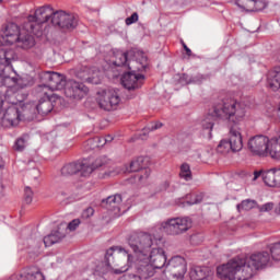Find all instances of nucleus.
Returning <instances> with one entry per match:
<instances>
[{
  "label": "nucleus",
  "mask_w": 280,
  "mask_h": 280,
  "mask_svg": "<svg viewBox=\"0 0 280 280\" xmlns=\"http://www.w3.org/2000/svg\"><path fill=\"white\" fill-rule=\"evenodd\" d=\"M208 117H215L223 119L230 127L229 139L220 141L217 150L221 154L226 152H240L244 148V140L242 139V129L238 124L246 117V107L244 104L237 102L232 97L222 98L220 102H214L212 108L208 112Z\"/></svg>",
  "instance_id": "obj_1"
},
{
  "label": "nucleus",
  "mask_w": 280,
  "mask_h": 280,
  "mask_svg": "<svg viewBox=\"0 0 280 280\" xmlns=\"http://www.w3.org/2000/svg\"><path fill=\"white\" fill-rule=\"evenodd\" d=\"M272 266L270 253L258 252L248 259L236 256L217 268L218 277L229 280H248L257 275L258 270Z\"/></svg>",
  "instance_id": "obj_2"
},
{
  "label": "nucleus",
  "mask_w": 280,
  "mask_h": 280,
  "mask_svg": "<svg viewBox=\"0 0 280 280\" xmlns=\"http://www.w3.org/2000/svg\"><path fill=\"white\" fill-rule=\"evenodd\" d=\"M55 27H59L62 32H71L78 27V19L75 15L69 14L62 10L54 11L49 5L39 7L34 14H30L22 27L25 32H30L33 36L40 38L43 36V25L49 23Z\"/></svg>",
  "instance_id": "obj_3"
},
{
  "label": "nucleus",
  "mask_w": 280,
  "mask_h": 280,
  "mask_svg": "<svg viewBox=\"0 0 280 280\" xmlns=\"http://www.w3.org/2000/svg\"><path fill=\"white\" fill-rule=\"evenodd\" d=\"M62 240H65V233L60 232V230H52L51 233L40 240L34 237L32 228H24L18 240V248L21 255H25L27 259H34L43 253V244L48 248L54 246V244L62 242Z\"/></svg>",
  "instance_id": "obj_4"
},
{
  "label": "nucleus",
  "mask_w": 280,
  "mask_h": 280,
  "mask_svg": "<svg viewBox=\"0 0 280 280\" xmlns=\"http://www.w3.org/2000/svg\"><path fill=\"white\" fill-rule=\"evenodd\" d=\"M44 80L48 82L51 91H63L68 100H84L89 95V89L83 82H78L67 78L55 71H46L43 73Z\"/></svg>",
  "instance_id": "obj_5"
},
{
  "label": "nucleus",
  "mask_w": 280,
  "mask_h": 280,
  "mask_svg": "<svg viewBox=\"0 0 280 280\" xmlns=\"http://www.w3.org/2000/svg\"><path fill=\"white\" fill-rule=\"evenodd\" d=\"M14 60V50L0 49V86H18L27 89L32 86L30 77H20L12 67Z\"/></svg>",
  "instance_id": "obj_6"
},
{
  "label": "nucleus",
  "mask_w": 280,
  "mask_h": 280,
  "mask_svg": "<svg viewBox=\"0 0 280 280\" xmlns=\"http://www.w3.org/2000/svg\"><path fill=\"white\" fill-rule=\"evenodd\" d=\"M115 253L118 255H128V249L121 246H112L105 252L104 260L100 261L93 271L94 277L106 279L110 275H124L128 272V267L115 268Z\"/></svg>",
  "instance_id": "obj_7"
},
{
  "label": "nucleus",
  "mask_w": 280,
  "mask_h": 280,
  "mask_svg": "<svg viewBox=\"0 0 280 280\" xmlns=\"http://www.w3.org/2000/svg\"><path fill=\"white\" fill-rule=\"evenodd\" d=\"M113 54L114 57L112 58V63L120 71H130V69H132V67L130 66L132 65V62H137V65H140L138 71H145V69H148V56L142 50L131 49L122 51L119 49H115Z\"/></svg>",
  "instance_id": "obj_8"
},
{
  "label": "nucleus",
  "mask_w": 280,
  "mask_h": 280,
  "mask_svg": "<svg viewBox=\"0 0 280 280\" xmlns=\"http://www.w3.org/2000/svg\"><path fill=\"white\" fill-rule=\"evenodd\" d=\"M128 246L133 253V257H148V254L152 250L154 246V235L148 232H132L128 238Z\"/></svg>",
  "instance_id": "obj_9"
},
{
  "label": "nucleus",
  "mask_w": 280,
  "mask_h": 280,
  "mask_svg": "<svg viewBox=\"0 0 280 280\" xmlns=\"http://www.w3.org/2000/svg\"><path fill=\"white\" fill-rule=\"evenodd\" d=\"M124 257H127V264L122 266V268H127V271L135 270L133 275H137L139 279H152L156 273L154 266L148 260V256L136 258L135 255L127 249V254H124Z\"/></svg>",
  "instance_id": "obj_10"
},
{
  "label": "nucleus",
  "mask_w": 280,
  "mask_h": 280,
  "mask_svg": "<svg viewBox=\"0 0 280 280\" xmlns=\"http://www.w3.org/2000/svg\"><path fill=\"white\" fill-rule=\"evenodd\" d=\"M148 161H150L148 156H138L130 162L128 172L138 173L129 178V183L143 184L150 178L152 171L148 167Z\"/></svg>",
  "instance_id": "obj_11"
},
{
  "label": "nucleus",
  "mask_w": 280,
  "mask_h": 280,
  "mask_svg": "<svg viewBox=\"0 0 280 280\" xmlns=\"http://www.w3.org/2000/svg\"><path fill=\"white\" fill-rule=\"evenodd\" d=\"M161 229L166 233V235H180L183 233H187V230L191 229V218L177 217L167 219L162 222Z\"/></svg>",
  "instance_id": "obj_12"
},
{
  "label": "nucleus",
  "mask_w": 280,
  "mask_h": 280,
  "mask_svg": "<svg viewBox=\"0 0 280 280\" xmlns=\"http://www.w3.org/2000/svg\"><path fill=\"white\" fill-rule=\"evenodd\" d=\"M165 272H170L171 280H185L187 260L183 256H173L166 264Z\"/></svg>",
  "instance_id": "obj_13"
},
{
  "label": "nucleus",
  "mask_w": 280,
  "mask_h": 280,
  "mask_svg": "<svg viewBox=\"0 0 280 280\" xmlns=\"http://www.w3.org/2000/svg\"><path fill=\"white\" fill-rule=\"evenodd\" d=\"M270 138L258 135L248 140L247 148L255 156H268Z\"/></svg>",
  "instance_id": "obj_14"
},
{
  "label": "nucleus",
  "mask_w": 280,
  "mask_h": 280,
  "mask_svg": "<svg viewBox=\"0 0 280 280\" xmlns=\"http://www.w3.org/2000/svg\"><path fill=\"white\" fill-rule=\"evenodd\" d=\"M121 102V96H119V90L117 89H109L104 92L102 98L98 100L100 108L103 110H117V106Z\"/></svg>",
  "instance_id": "obj_15"
},
{
  "label": "nucleus",
  "mask_w": 280,
  "mask_h": 280,
  "mask_svg": "<svg viewBox=\"0 0 280 280\" xmlns=\"http://www.w3.org/2000/svg\"><path fill=\"white\" fill-rule=\"evenodd\" d=\"M61 97L58 94L54 93H44V95L39 98L36 110L38 115H42V117H45L46 115H49L51 110H54V107L56 106L57 102H61Z\"/></svg>",
  "instance_id": "obj_16"
},
{
  "label": "nucleus",
  "mask_w": 280,
  "mask_h": 280,
  "mask_svg": "<svg viewBox=\"0 0 280 280\" xmlns=\"http://www.w3.org/2000/svg\"><path fill=\"white\" fill-rule=\"evenodd\" d=\"M22 32L21 27H19L14 22L4 24L2 26V35H0V46L14 45Z\"/></svg>",
  "instance_id": "obj_17"
},
{
  "label": "nucleus",
  "mask_w": 280,
  "mask_h": 280,
  "mask_svg": "<svg viewBox=\"0 0 280 280\" xmlns=\"http://www.w3.org/2000/svg\"><path fill=\"white\" fill-rule=\"evenodd\" d=\"M144 80L145 75L137 71L125 72L120 78V82L124 89H127V91H135L137 89H141V86H143Z\"/></svg>",
  "instance_id": "obj_18"
},
{
  "label": "nucleus",
  "mask_w": 280,
  "mask_h": 280,
  "mask_svg": "<svg viewBox=\"0 0 280 280\" xmlns=\"http://www.w3.org/2000/svg\"><path fill=\"white\" fill-rule=\"evenodd\" d=\"M80 173L83 177L91 176V174H93V168L84 166V160L70 162L61 167L62 176H73Z\"/></svg>",
  "instance_id": "obj_19"
},
{
  "label": "nucleus",
  "mask_w": 280,
  "mask_h": 280,
  "mask_svg": "<svg viewBox=\"0 0 280 280\" xmlns=\"http://www.w3.org/2000/svg\"><path fill=\"white\" fill-rule=\"evenodd\" d=\"M148 261L153 266V270H162L164 268V272L166 271L167 266V255H165V249L161 247H153L152 250L148 254Z\"/></svg>",
  "instance_id": "obj_20"
},
{
  "label": "nucleus",
  "mask_w": 280,
  "mask_h": 280,
  "mask_svg": "<svg viewBox=\"0 0 280 280\" xmlns=\"http://www.w3.org/2000/svg\"><path fill=\"white\" fill-rule=\"evenodd\" d=\"M34 33H30L23 28V31L18 35L15 43L21 49H32L36 45V39H34Z\"/></svg>",
  "instance_id": "obj_21"
},
{
  "label": "nucleus",
  "mask_w": 280,
  "mask_h": 280,
  "mask_svg": "<svg viewBox=\"0 0 280 280\" xmlns=\"http://www.w3.org/2000/svg\"><path fill=\"white\" fill-rule=\"evenodd\" d=\"M262 180L267 187H280V168L264 171Z\"/></svg>",
  "instance_id": "obj_22"
},
{
  "label": "nucleus",
  "mask_w": 280,
  "mask_h": 280,
  "mask_svg": "<svg viewBox=\"0 0 280 280\" xmlns=\"http://www.w3.org/2000/svg\"><path fill=\"white\" fill-rule=\"evenodd\" d=\"M3 121H7L9 126H18L21 120V109L16 106H9L2 117Z\"/></svg>",
  "instance_id": "obj_23"
},
{
  "label": "nucleus",
  "mask_w": 280,
  "mask_h": 280,
  "mask_svg": "<svg viewBox=\"0 0 280 280\" xmlns=\"http://www.w3.org/2000/svg\"><path fill=\"white\" fill-rule=\"evenodd\" d=\"M267 89L277 92L280 89V67H275L267 73Z\"/></svg>",
  "instance_id": "obj_24"
},
{
  "label": "nucleus",
  "mask_w": 280,
  "mask_h": 280,
  "mask_svg": "<svg viewBox=\"0 0 280 280\" xmlns=\"http://www.w3.org/2000/svg\"><path fill=\"white\" fill-rule=\"evenodd\" d=\"M124 198L121 195L116 194L102 199V207L107 209V211H119V205H121Z\"/></svg>",
  "instance_id": "obj_25"
},
{
  "label": "nucleus",
  "mask_w": 280,
  "mask_h": 280,
  "mask_svg": "<svg viewBox=\"0 0 280 280\" xmlns=\"http://www.w3.org/2000/svg\"><path fill=\"white\" fill-rule=\"evenodd\" d=\"M211 275V269L207 266H194L189 270L190 280H205Z\"/></svg>",
  "instance_id": "obj_26"
},
{
  "label": "nucleus",
  "mask_w": 280,
  "mask_h": 280,
  "mask_svg": "<svg viewBox=\"0 0 280 280\" xmlns=\"http://www.w3.org/2000/svg\"><path fill=\"white\" fill-rule=\"evenodd\" d=\"M267 156H271L275 161H280V136L270 138Z\"/></svg>",
  "instance_id": "obj_27"
},
{
  "label": "nucleus",
  "mask_w": 280,
  "mask_h": 280,
  "mask_svg": "<svg viewBox=\"0 0 280 280\" xmlns=\"http://www.w3.org/2000/svg\"><path fill=\"white\" fill-rule=\"evenodd\" d=\"M207 80V75L202 73H197V74H183L180 78V83L182 84H202L203 81Z\"/></svg>",
  "instance_id": "obj_28"
},
{
  "label": "nucleus",
  "mask_w": 280,
  "mask_h": 280,
  "mask_svg": "<svg viewBox=\"0 0 280 280\" xmlns=\"http://www.w3.org/2000/svg\"><path fill=\"white\" fill-rule=\"evenodd\" d=\"M108 161V156L102 155L92 163H90L89 160H83V163L85 167H91L92 172H95V170L104 167V165H107Z\"/></svg>",
  "instance_id": "obj_29"
},
{
  "label": "nucleus",
  "mask_w": 280,
  "mask_h": 280,
  "mask_svg": "<svg viewBox=\"0 0 280 280\" xmlns=\"http://www.w3.org/2000/svg\"><path fill=\"white\" fill-rule=\"evenodd\" d=\"M77 77L90 84H100V79L92 77L91 69L89 68H83L82 72H78Z\"/></svg>",
  "instance_id": "obj_30"
},
{
  "label": "nucleus",
  "mask_w": 280,
  "mask_h": 280,
  "mask_svg": "<svg viewBox=\"0 0 280 280\" xmlns=\"http://www.w3.org/2000/svg\"><path fill=\"white\" fill-rule=\"evenodd\" d=\"M256 207H257L256 200L245 199L236 206V209L240 213H242V211H250V209H255Z\"/></svg>",
  "instance_id": "obj_31"
},
{
  "label": "nucleus",
  "mask_w": 280,
  "mask_h": 280,
  "mask_svg": "<svg viewBox=\"0 0 280 280\" xmlns=\"http://www.w3.org/2000/svg\"><path fill=\"white\" fill-rule=\"evenodd\" d=\"M179 177L183 178L184 180H191V166H189V164L183 163L180 165Z\"/></svg>",
  "instance_id": "obj_32"
},
{
  "label": "nucleus",
  "mask_w": 280,
  "mask_h": 280,
  "mask_svg": "<svg viewBox=\"0 0 280 280\" xmlns=\"http://www.w3.org/2000/svg\"><path fill=\"white\" fill-rule=\"evenodd\" d=\"M253 3V0H235V5L245 12H252Z\"/></svg>",
  "instance_id": "obj_33"
},
{
  "label": "nucleus",
  "mask_w": 280,
  "mask_h": 280,
  "mask_svg": "<svg viewBox=\"0 0 280 280\" xmlns=\"http://www.w3.org/2000/svg\"><path fill=\"white\" fill-rule=\"evenodd\" d=\"M160 128H163V122L161 121H153L150 122L147 127L142 129V137H145L148 132H154V130H159Z\"/></svg>",
  "instance_id": "obj_34"
},
{
  "label": "nucleus",
  "mask_w": 280,
  "mask_h": 280,
  "mask_svg": "<svg viewBox=\"0 0 280 280\" xmlns=\"http://www.w3.org/2000/svg\"><path fill=\"white\" fill-rule=\"evenodd\" d=\"M202 200H205L203 192L190 195V199L186 200V205H188V207H191L194 205H200V202H202Z\"/></svg>",
  "instance_id": "obj_35"
},
{
  "label": "nucleus",
  "mask_w": 280,
  "mask_h": 280,
  "mask_svg": "<svg viewBox=\"0 0 280 280\" xmlns=\"http://www.w3.org/2000/svg\"><path fill=\"white\" fill-rule=\"evenodd\" d=\"M268 8V2L266 0H253L252 12H261Z\"/></svg>",
  "instance_id": "obj_36"
},
{
  "label": "nucleus",
  "mask_w": 280,
  "mask_h": 280,
  "mask_svg": "<svg viewBox=\"0 0 280 280\" xmlns=\"http://www.w3.org/2000/svg\"><path fill=\"white\" fill-rule=\"evenodd\" d=\"M270 255L273 261H280V242L273 243L270 247Z\"/></svg>",
  "instance_id": "obj_37"
},
{
  "label": "nucleus",
  "mask_w": 280,
  "mask_h": 280,
  "mask_svg": "<svg viewBox=\"0 0 280 280\" xmlns=\"http://www.w3.org/2000/svg\"><path fill=\"white\" fill-rule=\"evenodd\" d=\"M33 198H34V191H32V188L30 186H26L24 189V202L26 205H32Z\"/></svg>",
  "instance_id": "obj_38"
},
{
  "label": "nucleus",
  "mask_w": 280,
  "mask_h": 280,
  "mask_svg": "<svg viewBox=\"0 0 280 280\" xmlns=\"http://www.w3.org/2000/svg\"><path fill=\"white\" fill-rule=\"evenodd\" d=\"M13 148L16 152H23L25 150V138H18Z\"/></svg>",
  "instance_id": "obj_39"
},
{
  "label": "nucleus",
  "mask_w": 280,
  "mask_h": 280,
  "mask_svg": "<svg viewBox=\"0 0 280 280\" xmlns=\"http://www.w3.org/2000/svg\"><path fill=\"white\" fill-rule=\"evenodd\" d=\"M272 209H275L273 202H267L261 206H258V210L260 211V213H268V212L272 211Z\"/></svg>",
  "instance_id": "obj_40"
},
{
  "label": "nucleus",
  "mask_w": 280,
  "mask_h": 280,
  "mask_svg": "<svg viewBox=\"0 0 280 280\" xmlns=\"http://www.w3.org/2000/svg\"><path fill=\"white\" fill-rule=\"evenodd\" d=\"M201 126L203 128V130H209V135L211 137V130H213V121L211 119H205L202 122H201Z\"/></svg>",
  "instance_id": "obj_41"
},
{
  "label": "nucleus",
  "mask_w": 280,
  "mask_h": 280,
  "mask_svg": "<svg viewBox=\"0 0 280 280\" xmlns=\"http://www.w3.org/2000/svg\"><path fill=\"white\" fill-rule=\"evenodd\" d=\"M137 21H139V13L133 12L130 16L126 18L125 23L126 25H133Z\"/></svg>",
  "instance_id": "obj_42"
},
{
  "label": "nucleus",
  "mask_w": 280,
  "mask_h": 280,
  "mask_svg": "<svg viewBox=\"0 0 280 280\" xmlns=\"http://www.w3.org/2000/svg\"><path fill=\"white\" fill-rule=\"evenodd\" d=\"M80 226V219H74L68 223L69 231H75Z\"/></svg>",
  "instance_id": "obj_43"
},
{
  "label": "nucleus",
  "mask_w": 280,
  "mask_h": 280,
  "mask_svg": "<svg viewBox=\"0 0 280 280\" xmlns=\"http://www.w3.org/2000/svg\"><path fill=\"white\" fill-rule=\"evenodd\" d=\"M247 176H249V178H252V180H257V178H259V176H261V178H264V171H255L254 173H247Z\"/></svg>",
  "instance_id": "obj_44"
},
{
  "label": "nucleus",
  "mask_w": 280,
  "mask_h": 280,
  "mask_svg": "<svg viewBox=\"0 0 280 280\" xmlns=\"http://www.w3.org/2000/svg\"><path fill=\"white\" fill-rule=\"evenodd\" d=\"M95 214V210L92 207H89L82 212V218H92Z\"/></svg>",
  "instance_id": "obj_45"
},
{
  "label": "nucleus",
  "mask_w": 280,
  "mask_h": 280,
  "mask_svg": "<svg viewBox=\"0 0 280 280\" xmlns=\"http://www.w3.org/2000/svg\"><path fill=\"white\" fill-rule=\"evenodd\" d=\"M31 174H32L34 180H38V177L40 176V170H38V168H33V170L31 171Z\"/></svg>",
  "instance_id": "obj_46"
},
{
  "label": "nucleus",
  "mask_w": 280,
  "mask_h": 280,
  "mask_svg": "<svg viewBox=\"0 0 280 280\" xmlns=\"http://www.w3.org/2000/svg\"><path fill=\"white\" fill-rule=\"evenodd\" d=\"M183 48L186 51V55L191 56V48L187 47V44L185 42H182Z\"/></svg>",
  "instance_id": "obj_47"
},
{
  "label": "nucleus",
  "mask_w": 280,
  "mask_h": 280,
  "mask_svg": "<svg viewBox=\"0 0 280 280\" xmlns=\"http://www.w3.org/2000/svg\"><path fill=\"white\" fill-rule=\"evenodd\" d=\"M113 136L108 135L105 137V143H110V141H113Z\"/></svg>",
  "instance_id": "obj_48"
},
{
  "label": "nucleus",
  "mask_w": 280,
  "mask_h": 280,
  "mask_svg": "<svg viewBox=\"0 0 280 280\" xmlns=\"http://www.w3.org/2000/svg\"><path fill=\"white\" fill-rule=\"evenodd\" d=\"M3 167H4L3 159L0 156V170H3Z\"/></svg>",
  "instance_id": "obj_49"
},
{
  "label": "nucleus",
  "mask_w": 280,
  "mask_h": 280,
  "mask_svg": "<svg viewBox=\"0 0 280 280\" xmlns=\"http://www.w3.org/2000/svg\"><path fill=\"white\" fill-rule=\"evenodd\" d=\"M167 187H170V183H168V182H165V183H164V189H167Z\"/></svg>",
  "instance_id": "obj_50"
},
{
  "label": "nucleus",
  "mask_w": 280,
  "mask_h": 280,
  "mask_svg": "<svg viewBox=\"0 0 280 280\" xmlns=\"http://www.w3.org/2000/svg\"><path fill=\"white\" fill-rule=\"evenodd\" d=\"M67 202H73V200H71V198H68V201Z\"/></svg>",
  "instance_id": "obj_51"
},
{
  "label": "nucleus",
  "mask_w": 280,
  "mask_h": 280,
  "mask_svg": "<svg viewBox=\"0 0 280 280\" xmlns=\"http://www.w3.org/2000/svg\"><path fill=\"white\" fill-rule=\"evenodd\" d=\"M61 196H66V194H65V192H61Z\"/></svg>",
  "instance_id": "obj_52"
},
{
  "label": "nucleus",
  "mask_w": 280,
  "mask_h": 280,
  "mask_svg": "<svg viewBox=\"0 0 280 280\" xmlns=\"http://www.w3.org/2000/svg\"><path fill=\"white\" fill-rule=\"evenodd\" d=\"M0 3H3V0H0Z\"/></svg>",
  "instance_id": "obj_53"
}]
</instances>
